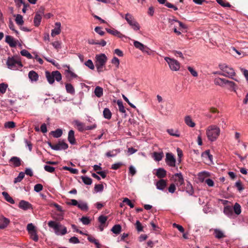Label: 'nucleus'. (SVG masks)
<instances>
[{
	"mask_svg": "<svg viewBox=\"0 0 248 248\" xmlns=\"http://www.w3.org/2000/svg\"><path fill=\"white\" fill-rule=\"evenodd\" d=\"M220 134V128L215 124L209 125L206 129L207 139L211 142L216 141Z\"/></svg>",
	"mask_w": 248,
	"mask_h": 248,
	"instance_id": "obj_1",
	"label": "nucleus"
},
{
	"mask_svg": "<svg viewBox=\"0 0 248 248\" xmlns=\"http://www.w3.org/2000/svg\"><path fill=\"white\" fill-rule=\"evenodd\" d=\"M219 68L221 71H222V73H218V75L231 78L236 81H238L237 79L234 78V77L235 76V72L232 68L225 63L219 64Z\"/></svg>",
	"mask_w": 248,
	"mask_h": 248,
	"instance_id": "obj_2",
	"label": "nucleus"
},
{
	"mask_svg": "<svg viewBox=\"0 0 248 248\" xmlns=\"http://www.w3.org/2000/svg\"><path fill=\"white\" fill-rule=\"evenodd\" d=\"M108 58L104 53L96 54L95 57V65L98 73L103 71V68L105 66Z\"/></svg>",
	"mask_w": 248,
	"mask_h": 248,
	"instance_id": "obj_3",
	"label": "nucleus"
},
{
	"mask_svg": "<svg viewBox=\"0 0 248 248\" xmlns=\"http://www.w3.org/2000/svg\"><path fill=\"white\" fill-rule=\"evenodd\" d=\"M6 63L7 67L12 70H19L23 66L21 61L14 57H8Z\"/></svg>",
	"mask_w": 248,
	"mask_h": 248,
	"instance_id": "obj_4",
	"label": "nucleus"
},
{
	"mask_svg": "<svg viewBox=\"0 0 248 248\" xmlns=\"http://www.w3.org/2000/svg\"><path fill=\"white\" fill-rule=\"evenodd\" d=\"M48 225L53 229L55 234L57 235H63L67 233V229L65 227L54 221H49Z\"/></svg>",
	"mask_w": 248,
	"mask_h": 248,
	"instance_id": "obj_5",
	"label": "nucleus"
},
{
	"mask_svg": "<svg viewBox=\"0 0 248 248\" xmlns=\"http://www.w3.org/2000/svg\"><path fill=\"white\" fill-rule=\"evenodd\" d=\"M121 16L124 18L127 23L134 31H140V26L131 14L127 13L125 15L124 17V15L121 14Z\"/></svg>",
	"mask_w": 248,
	"mask_h": 248,
	"instance_id": "obj_6",
	"label": "nucleus"
},
{
	"mask_svg": "<svg viewBox=\"0 0 248 248\" xmlns=\"http://www.w3.org/2000/svg\"><path fill=\"white\" fill-rule=\"evenodd\" d=\"M164 60L168 64L171 70L177 71L180 69V63L176 60L168 57H165Z\"/></svg>",
	"mask_w": 248,
	"mask_h": 248,
	"instance_id": "obj_7",
	"label": "nucleus"
},
{
	"mask_svg": "<svg viewBox=\"0 0 248 248\" xmlns=\"http://www.w3.org/2000/svg\"><path fill=\"white\" fill-rule=\"evenodd\" d=\"M27 230L30 238L35 242H37L39 238L35 226L31 223L28 224L27 226Z\"/></svg>",
	"mask_w": 248,
	"mask_h": 248,
	"instance_id": "obj_8",
	"label": "nucleus"
},
{
	"mask_svg": "<svg viewBox=\"0 0 248 248\" xmlns=\"http://www.w3.org/2000/svg\"><path fill=\"white\" fill-rule=\"evenodd\" d=\"M47 144L52 150L56 151L65 150L68 147V144L63 140L59 141L55 144H52L50 142H48Z\"/></svg>",
	"mask_w": 248,
	"mask_h": 248,
	"instance_id": "obj_9",
	"label": "nucleus"
},
{
	"mask_svg": "<svg viewBox=\"0 0 248 248\" xmlns=\"http://www.w3.org/2000/svg\"><path fill=\"white\" fill-rule=\"evenodd\" d=\"M133 44L136 48L140 49L142 52L145 53L148 55L151 54V49L141 43L138 41H134Z\"/></svg>",
	"mask_w": 248,
	"mask_h": 248,
	"instance_id": "obj_10",
	"label": "nucleus"
},
{
	"mask_svg": "<svg viewBox=\"0 0 248 248\" xmlns=\"http://www.w3.org/2000/svg\"><path fill=\"white\" fill-rule=\"evenodd\" d=\"M165 161L166 164L170 167H175L176 159L171 153H167L166 155Z\"/></svg>",
	"mask_w": 248,
	"mask_h": 248,
	"instance_id": "obj_11",
	"label": "nucleus"
},
{
	"mask_svg": "<svg viewBox=\"0 0 248 248\" xmlns=\"http://www.w3.org/2000/svg\"><path fill=\"white\" fill-rule=\"evenodd\" d=\"M44 15V9L42 8L35 13V15L33 20L34 25L38 27L40 25L41 20L42 16Z\"/></svg>",
	"mask_w": 248,
	"mask_h": 248,
	"instance_id": "obj_12",
	"label": "nucleus"
},
{
	"mask_svg": "<svg viewBox=\"0 0 248 248\" xmlns=\"http://www.w3.org/2000/svg\"><path fill=\"white\" fill-rule=\"evenodd\" d=\"M106 30L109 34H111L115 36H116L122 40H124V39L127 38V37L125 35L122 34L119 31H118L117 30H115L114 29H110L106 28Z\"/></svg>",
	"mask_w": 248,
	"mask_h": 248,
	"instance_id": "obj_13",
	"label": "nucleus"
},
{
	"mask_svg": "<svg viewBox=\"0 0 248 248\" xmlns=\"http://www.w3.org/2000/svg\"><path fill=\"white\" fill-rule=\"evenodd\" d=\"M202 157L206 164H209L213 163V156L210 155V151L209 150H207L203 152L202 155Z\"/></svg>",
	"mask_w": 248,
	"mask_h": 248,
	"instance_id": "obj_14",
	"label": "nucleus"
},
{
	"mask_svg": "<svg viewBox=\"0 0 248 248\" xmlns=\"http://www.w3.org/2000/svg\"><path fill=\"white\" fill-rule=\"evenodd\" d=\"M173 178L174 182L177 186H181L184 183V180L181 173H175L173 175Z\"/></svg>",
	"mask_w": 248,
	"mask_h": 248,
	"instance_id": "obj_15",
	"label": "nucleus"
},
{
	"mask_svg": "<svg viewBox=\"0 0 248 248\" xmlns=\"http://www.w3.org/2000/svg\"><path fill=\"white\" fill-rule=\"evenodd\" d=\"M62 31V25L60 22H57L55 23V28L51 30V35L54 37L56 35L61 33Z\"/></svg>",
	"mask_w": 248,
	"mask_h": 248,
	"instance_id": "obj_16",
	"label": "nucleus"
},
{
	"mask_svg": "<svg viewBox=\"0 0 248 248\" xmlns=\"http://www.w3.org/2000/svg\"><path fill=\"white\" fill-rule=\"evenodd\" d=\"M18 206L20 208L24 210H27L32 208L31 204L28 202L25 201L24 200H22L19 202Z\"/></svg>",
	"mask_w": 248,
	"mask_h": 248,
	"instance_id": "obj_17",
	"label": "nucleus"
},
{
	"mask_svg": "<svg viewBox=\"0 0 248 248\" xmlns=\"http://www.w3.org/2000/svg\"><path fill=\"white\" fill-rule=\"evenodd\" d=\"M10 223V220L3 216L0 217V229H4L6 228Z\"/></svg>",
	"mask_w": 248,
	"mask_h": 248,
	"instance_id": "obj_18",
	"label": "nucleus"
},
{
	"mask_svg": "<svg viewBox=\"0 0 248 248\" xmlns=\"http://www.w3.org/2000/svg\"><path fill=\"white\" fill-rule=\"evenodd\" d=\"M67 69L65 70V74L66 76L71 78H78V76L74 72L70 70V66L68 65L65 66Z\"/></svg>",
	"mask_w": 248,
	"mask_h": 248,
	"instance_id": "obj_19",
	"label": "nucleus"
},
{
	"mask_svg": "<svg viewBox=\"0 0 248 248\" xmlns=\"http://www.w3.org/2000/svg\"><path fill=\"white\" fill-rule=\"evenodd\" d=\"M227 79L220 78H217L214 79V83L216 85L224 87L226 85Z\"/></svg>",
	"mask_w": 248,
	"mask_h": 248,
	"instance_id": "obj_20",
	"label": "nucleus"
},
{
	"mask_svg": "<svg viewBox=\"0 0 248 248\" xmlns=\"http://www.w3.org/2000/svg\"><path fill=\"white\" fill-rule=\"evenodd\" d=\"M28 77L31 82H36L39 78V76L37 73L34 71H31L28 74Z\"/></svg>",
	"mask_w": 248,
	"mask_h": 248,
	"instance_id": "obj_21",
	"label": "nucleus"
},
{
	"mask_svg": "<svg viewBox=\"0 0 248 248\" xmlns=\"http://www.w3.org/2000/svg\"><path fill=\"white\" fill-rule=\"evenodd\" d=\"M9 162L12 164L13 167H17L20 166L21 160L18 157L13 156L11 158Z\"/></svg>",
	"mask_w": 248,
	"mask_h": 248,
	"instance_id": "obj_22",
	"label": "nucleus"
},
{
	"mask_svg": "<svg viewBox=\"0 0 248 248\" xmlns=\"http://www.w3.org/2000/svg\"><path fill=\"white\" fill-rule=\"evenodd\" d=\"M210 176V173L207 171H202L200 172L198 175V179L201 182L205 181V180Z\"/></svg>",
	"mask_w": 248,
	"mask_h": 248,
	"instance_id": "obj_23",
	"label": "nucleus"
},
{
	"mask_svg": "<svg viewBox=\"0 0 248 248\" xmlns=\"http://www.w3.org/2000/svg\"><path fill=\"white\" fill-rule=\"evenodd\" d=\"M155 185L158 189L163 190L167 186V182L164 179H160L156 183Z\"/></svg>",
	"mask_w": 248,
	"mask_h": 248,
	"instance_id": "obj_24",
	"label": "nucleus"
},
{
	"mask_svg": "<svg viewBox=\"0 0 248 248\" xmlns=\"http://www.w3.org/2000/svg\"><path fill=\"white\" fill-rule=\"evenodd\" d=\"M5 42L8 44L11 47H15L16 45V42L12 36L9 35L6 36Z\"/></svg>",
	"mask_w": 248,
	"mask_h": 248,
	"instance_id": "obj_25",
	"label": "nucleus"
},
{
	"mask_svg": "<svg viewBox=\"0 0 248 248\" xmlns=\"http://www.w3.org/2000/svg\"><path fill=\"white\" fill-rule=\"evenodd\" d=\"M185 122L187 126L190 127H194L195 126V123L190 116H186L185 117Z\"/></svg>",
	"mask_w": 248,
	"mask_h": 248,
	"instance_id": "obj_26",
	"label": "nucleus"
},
{
	"mask_svg": "<svg viewBox=\"0 0 248 248\" xmlns=\"http://www.w3.org/2000/svg\"><path fill=\"white\" fill-rule=\"evenodd\" d=\"M159 178H162L166 176V171L163 168H159L156 170L155 173Z\"/></svg>",
	"mask_w": 248,
	"mask_h": 248,
	"instance_id": "obj_27",
	"label": "nucleus"
},
{
	"mask_svg": "<svg viewBox=\"0 0 248 248\" xmlns=\"http://www.w3.org/2000/svg\"><path fill=\"white\" fill-rule=\"evenodd\" d=\"M154 160L156 161H159L162 160L163 157V152H154L152 155Z\"/></svg>",
	"mask_w": 248,
	"mask_h": 248,
	"instance_id": "obj_28",
	"label": "nucleus"
},
{
	"mask_svg": "<svg viewBox=\"0 0 248 248\" xmlns=\"http://www.w3.org/2000/svg\"><path fill=\"white\" fill-rule=\"evenodd\" d=\"M68 140L71 144L75 143V138L74 136V131L73 130H70L68 132Z\"/></svg>",
	"mask_w": 248,
	"mask_h": 248,
	"instance_id": "obj_29",
	"label": "nucleus"
},
{
	"mask_svg": "<svg viewBox=\"0 0 248 248\" xmlns=\"http://www.w3.org/2000/svg\"><path fill=\"white\" fill-rule=\"evenodd\" d=\"M224 213L229 217L233 215L232 209L231 206H226L224 208Z\"/></svg>",
	"mask_w": 248,
	"mask_h": 248,
	"instance_id": "obj_30",
	"label": "nucleus"
},
{
	"mask_svg": "<svg viewBox=\"0 0 248 248\" xmlns=\"http://www.w3.org/2000/svg\"><path fill=\"white\" fill-rule=\"evenodd\" d=\"M226 85L228 86V89L232 90L234 92H236L237 86L234 82L232 81L227 80L226 82Z\"/></svg>",
	"mask_w": 248,
	"mask_h": 248,
	"instance_id": "obj_31",
	"label": "nucleus"
},
{
	"mask_svg": "<svg viewBox=\"0 0 248 248\" xmlns=\"http://www.w3.org/2000/svg\"><path fill=\"white\" fill-rule=\"evenodd\" d=\"M94 93L97 97H100L103 94V89L100 86H97L95 88Z\"/></svg>",
	"mask_w": 248,
	"mask_h": 248,
	"instance_id": "obj_32",
	"label": "nucleus"
},
{
	"mask_svg": "<svg viewBox=\"0 0 248 248\" xmlns=\"http://www.w3.org/2000/svg\"><path fill=\"white\" fill-rule=\"evenodd\" d=\"M65 89L66 92L71 94H74L75 93V90L73 85L70 83L65 84Z\"/></svg>",
	"mask_w": 248,
	"mask_h": 248,
	"instance_id": "obj_33",
	"label": "nucleus"
},
{
	"mask_svg": "<svg viewBox=\"0 0 248 248\" xmlns=\"http://www.w3.org/2000/svg\"><path fill=\"white\" fill-rule=\"evenodd\" d=\"M103 116L105 118L109 120L111 118L112 114L108 108H105L103 110Z\"/></svg>",
	"mask_w": 248,
	"mask_h": 248,
	"instance_id": "obj_34",
	"label": "nucleus"
},
{
	"mask_svg": "<svg viewBox=\"0 0 248 248\" xmlns=\"http://www.w3.org/2000/svg\"><path fill=\"white\" fill-rule=\"evenodd\" d=\"M2 195L4 196L5 199L9 202L11 204H14L15 203L14 200L13 198L10 196L8 193L6 192L3 191L2 192Z\"/></svg>",
	"mask_w": 248,
	"mask_h": 248,
	"instance_id": "obj_35",
	"label": "nucleus"
},
{
	"mask_svg": "<svg viewBox=\"0 0 248 248\" xmlns=\"http://www.w3.org/2000/svg\"><path fill=\"white\" fill-rule=\"evenodd\" d=\"M74 123L75 125L77 127L78 130H79L80 131H82L84 130L85 126H84V124L82 123L79 122L78 120H76V121H74Z\"/></svg>",
	"mask_w": 248,
	"mask_h": 248,
	"instance_id": "obj_36",
	"label": "nucleus"
},
{
	"mask_svg": "<svg viewBox=\"0 0 248 248\" xmlns=\"http://www.w3.org/2000/svg\"><path fill=\"white\" fill-rule=\"evenodd\" d=\"M167 131L170 136H174L175 137H180L179 132L176 129H167Z\"/></svg>",
	"mask_w": 248,
	"mask_h": 248,
	"instance_id": "obj_37",
	"label": "nucleus"
},
{
	"mask_svg": "<svg viewBox=\"0 0 248 248\" xmlns=\"http://www.w3.org/2000/svg\"><path fill=\"white\" fill-rule=\"evenodd\" d=\"M46 78L49 84H53L54 82V78L53 75V72L50 74L48 72H46Z\"/></svg>",
	"mask_w": 248,
	"mask_h": 248,
	"instance_id": "obj_38",
	"label": "nucleus"
},
{
	"mask_svg": "<svg viewBox=\"0 0 248 248\" xmlns=\"http://www.w3.org/2000/svg\"><path fill=\"white\" fill-rule=\"evenodd\" d=\"M78 208L83 211H87L88 210V206L87 203L85 202L79 201L78 204Z\"/></svg>",
	"mask_w": 248,
	"mask_h": 248,
	"instance_id": "obj_39",
	"label": "nucleus"
},
{
	"mask_svg": "<svg viewBox=\"0 0 248 248\" xmlns=\"http://www.w3.org/2000/svg\"><path fill=\"white\" fill-rule=\"evenodd\" d=\"M51 134L54 138H58L62 134V131L61 129H57L55 131H51Z\"/></svg>",
	"mask_w": 248,
	"mask_h": 248,
	"instance_id": "obj_40",
	"label": "nucleus"
},
{
	"mask_svg": "<svg viewBox=\"0 0 248 248\" xmlns=\"http://www.w3.org/2000/svg\"><path fill=\"white\" fill-rule=\"evenodd\" d=\"M15 21L17 25H22L24 23L23 16L19 14L16 15V16Z\"/></svg>",
	"mask_w": 248,
	"mask_h": 248,
	"instance_id": "obj_41",
	"label": "nucleus"
},
{
	"mask_svg": "<svg viewBox=\"0 0 248 248\" xmlns=\"http://www.w3.org/2000/svg\"><path fill=\"white\" fill-rule=\"evenodd\" d=\"M120 152V149L113 150L106 153V155L108 157H114Z\"/></svg>",
	"mask_w": 248,
	"mask_h": 248,
	"instance_id": "obj_42",
	"label": "nucleus"
},
{
	"mask_svg": "<svg viewBox=\"0 0 248 248\" xmlns=\"http://www.w3.org/2000/svg\"><path fill=\"white\" fill-rule=\"evenodd\" d=\"M121 226L120 225H115L111 229V231L115 234H119L121 231Z\"/></svg>",
	"mask_w": 248,
	"mask_h": 248,
	"instance_id": "obj_43",
	"label": "nucleus"
},
{
	"mask_svg": "<svg viewBox=\"0 0 248 248\" xmlns=\"http://www.w3.org/2000/svg\"><path fill=\"white\" fill-rule=\"evenodd\" d=\"M186 192L190 195H192L194 193V190L192 185L190 183H188L186 185Z\"/></svg>",
	"mask_w": 248,
	"mask_h": 248,
	"instance_id": "obj_44",
	"label": "nucleus"
},
{
	"mask_svg": "<svg viewBox=\"0 0 248 248\" xmlns=\"http://www.w3.org/2000/svg\"><path fill=\"white\" fill-rule=\"evenodd\" d=\"M20 54L22 56L27 57L28 59H31L33 58L32 55L30 52L26 49H23L20 51Z\"/></svg>",
	"mask_w": 248,
	"mask_h": 248,
	"instance_id": "obj_45",
	"label": "nucleus"
},
{
	"mask_svg": "<svg viewBox=\"0 0 248 248\" xmlns=\"http://www.w3.org/2000/svg\"><path fill=\"white\" fill-rule=\"evenodd\" d=\"M53 75L54 78V79H55L56 81L59 82L62 80L61 74L58 71H53Z\"/></svg>",
	"mask_w": 248,
	"mask_h": 248,
	"instance_id": "obj_46",
	"label": "nucleus"
},
{
	"mask_svg": "<svg viewBox=\"0 0 248 248\" xmlns=\"http://www.w3.org/2000/svg\"><path fill=\"white\" fill-rule=\"evenodd\" d=\"M214 232L215 234V236L217 238L220 239L225 237L223 232L219 230L215 229Z\"/></svg>",
	"mask_w": 248,
	"mask_h": 248,
	"instance_id": "obj_47",
	"label": "nucleus"
},
{
	"mask_svg": "<svg viewBox=\"0 0 248 248\" xmlns=\"http://www.w3.org/2000/svg\"><path fill=\"white\" fill-rule=\"evenodd\" d=\"M88 240L90 242L94 243L95 245L96 248H100V245L99 243L98 242V240L95 239L94 238L91 236H89L88 237Z\"/></svg>",
	"mask_w": 248,
	"mask_h": 248,
	"instance_id": "obj_48",
	"label": "nucleus"
},
{
	"mask_svg": "<svg viewBox=\"0 0 248 248\" xmlns=\"http://www.w3.org/2000/svg\"><path fill=\"white\" fill-rule=\"evenodd\" d=\"M233 210L234 213L237 215H239L241 212L240 205L238 203H235L233 206Z\"/></svg>",
	"mask_w": 248,
	"mask_h": 248,
	"instance_id": "obj_49",
	"label": "nucleus"
},
{
	"mask_svg": "<svg viewBox=\"0 0 248 248\" xmlns=\"http://www.w3.org/2000/svg\"><path fill=\"white\" fill-rule=\"evenodd\" d=\"M82 180L83 182L87 185H90L92 183V180L91 178L87 176H82L81 177Z\"/></svg>",
	"mask_w": 248,
	"mask_h": 248,
	"instance_id": "obj_50",
	"label": "nucleus"
},
{
	"mask_svg": "<svg viewBox=\"0 0 248 248\" xmlns=\"http://www.w3.org/2000/svg\"><path fill=\"white\" fill-rule=\"evenodd\" d=\"M53 46L58 51L62 48V42L60 41H56L51 43Z\"/></svg>",
	"mask_w": 248,
	"mask_h": 248,
	"instance_id": "obj_51",
	"label": "nucleus"
},
{
	"mask_svg": "<svg viewBox=\"0 0 248 248\" xmlns=\"http://www.w3.org/2000/svg\"><path fill=\"white\" fill-rule=\"evenodd\" d=\"M25 176V173L23 172H20L18 176L15 178L14 180V183H16L18 182H20L22 181V180L24 178Z\"/></svg>",
	"mask_w": 248,
	"mask_h": 248,
	"instance_id": "obj_52",
	"label": "nucleus"
},
{
	"mask_svg": "<svg viewBox=\"0 0 248 248\" xmlns=\"http://www.w3.org/2000/svg\"><path fill=\"white\" fill-rule=\"evenodd\" d=\"M16 126L15 123L13 121H9L4 124L5 128H13Z\"/></svg>",
	"mask_w": 248,
	"mask_h": 248,
	"instance_id": "obj_53",
	"label": "nucleus"
},
{
	"mask_svg": "<svg viewBox=\"0 0 248 248\" xmlns=\"http://www.w3.org/2000/svg\"><path fill=\"white\" fill-rule=\"evenodd\" d=\"M85 65L91 70H94V65L91 60H88L85 62Z\"/></svg>",
	"mask_w": 248,
	"mask_h": 248,
	"instance_id": "obj_54",
	"label": "nucleus"
},
{
	"mask_svg": "<svg viewBox=\"0 0 248 248\" xmlns=\"http://www.w3.org/2000/svg\"><path fill=\"white\" fill-rule=\"evenodd\" d=\"M8 88V85L4 83L0 84V92L3 94L6 92L7 88Z\"/></svg>",
	"mask_w": 248,
	"mask_h": 248,
	"instance_id": "obj_55",
	"label": "nucleus"
},
{
	"mask_svg": "<svg viewBox=\"0 0 248 248\" xmlns=\"http://www.w3.org/2000/svg\"><path fill=\"white\" fill-rule=\"evenodd\" d=\"M169 22L170 24H172L174 22H177L178 23L180 27H181L182 28H185L186 27L184 24H183L182 22L175 19H169Z\"/></svg>",
	"mask_w": 248,
	"mask_h": 248,
	"instance_id": "obj_56",
	"label": "nucleus"
},
{
	"mask_svg": "<svg viewBox=\"0 0 248 248\" xmlns=\"http://www.w3.org/2000/svg\"><path fill=\"white\" fill-rule=\"evenodd\" d=\"M107 219H108V217L105 216L103 215H101V216H99L98 218V221L101 224H105Z\"/></svg>",
	"mask_w": 248,
	"mask_h": 248,
	"instance_id": "obj_57",
	"label": "nucleus"
},
{
	"mask_svg": "<svg viewBox=\"0 0 248 248\" xmlns=\"http://www.w3.org/2000/svg\"><path fill=\"white\" fill-rule=\"evenodd\" d=\"M117 105L118 106L119 111L122 113H125V109L123 105V102L121 101H118Z\"/></svg>",
	"mask_w": 248,
	"mask_h": 248,
	"instance_id": "obj_58",
	"label": "nucleus"
},
{
	"mask_svg": "<svg viewBox=\"0 0 248 248\" xmlns=\"http://www.w3.org/2000/svg\"><path fill=\"white\" fill-rule=\"evenodd\" d=\"M80 220L84 225H88L91 222L89 217H82Z\"/></svg>",
	"mask_w": 248,
	"mask_h": 248,
	"instance_id": "obj_59",
	"label": "nucleus"
},
{
	"mask_svg": "<svg viewBox=\"0 0 248 248\" xmlns=\"http://www.w3.org/2000/svg\"><path fill=\"white\" fill-rule=\"evenodd\" d=\"M111 63L114 64L117 68H118L120 64V61L118 58L116 57H114L111 60Z\"/></svg>",
	"mask_w": 248,
	"mask_h": 248,
	"instance_id": "obj_60",
	"label": "nucleus"
},
{
	"mask_svg": "<svg viewBox=\"0 0 248 248\" xmlns=\"http://www.w3.org/2000/svg\"><path fill=\"white\" fill-rule=\"evenodd\" d=\"M123 202L126 203L128 205H129L130 207V208H133L134 207V204L127 198H124Z\"/></svg>",
	"mask_w": 248,
	"mask_h": 248,
	"instance_id": "obj_61",
	"label": "nucleus"
},
{
	"mask_svg": "<svg viewBox=\"0 0 248 248\" xmlns=\"http://www.w3.org/2000/svg\"><path fill=\"white\" fill-rule=\"evenodd\" d=\"M95 31L101 36H103L105 34V32L102 31L100 27H96L94 29Z\"/></svg>",
	"mask_w": 248,
	"mask_h": 248,
	"instance_id": "obj_62",
	"label": "nucleus"
},
{
	"mask_svg": "<svg viewBox=\"0 0 248 248\" xmlns=\"http://www.w3.org/2000/svg\"><path fill=\"white\" fill-rule=\"evenodd\" d=\"M135 225L138 232H142L143 231L142 225L139 220H137Z\"/></svg>",
	"mask_w": 248,
	"mask_h": 248,
	"instance_id": "obj_63",
	"label": "nucleus"
},
{
	"mask_svg": "<svg viewBox=\"0 0 248 248\" xmlns=\"http://www.w3.org/2000/svg\"><path fill=\"white\" fill-rule=\"evenodd\" d=\"M43 186L41 184H36L34 186V190L36 192H39L43 189Z\"/></svg>",
	"mask_w": 248,
	"mask_h": 248,
	"instance_id": "obj_64",
	"label": "nucleus"
}]
</instances>
